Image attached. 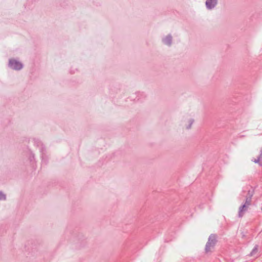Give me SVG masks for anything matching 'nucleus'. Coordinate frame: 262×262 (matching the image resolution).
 <instances>
[{"mask_svg": "<svg viewBox=\"0 0 262 262\" xmlns=\"http://www.w3.org/2000/svg\"><path fill=\"white\" fill-rule=\"evenodd\" d=\"M217 235L215 234H211L208 238V242L205 245V252H211L217 243Z\"/></svg>", "mask_w": 262, "mask_h": 262, "instance_id": "obj_1", "label": "nucleus"}, {"mask_svg": "<svg viewBox=\"0 0 262 262\" xmlns=\"http://www.w3.org/2000/svg\"><path fill=\"white\" fill-rule=\"evenodd\" d=\"M8 66L10 69L16 71L20 70L24 66L21 62L13 58L9 60Z\"/></svg>", "mask_w": 262, "mask_h": 262, "instance_id": "obj_2", "label": "nucleus"}, {"mask_svg": "<svg viewBox=\"0 0 262 262\" xmlns=\"http://www.w3.org/2000/svg\"><path fill=\"white\" fill-rule=\"evenodd\" d=\"M32 142L34 145L39 148L40 153L43 154V152L46 151V149L42 142L38 139L36 138L33 139Z\"/></svg>", "mask_w": 262, "mask_h": 262, "instance_id": "obj_3", "label": "nucleus"}, {"mask_svg": "<svg viewBox=\"0 0 262 262\" xmlns=\"http://www.w3.org/2000/svg\"><path fill=\"white\" fill-rule=\"evenodd\" d=\"M217 4V0H206L205 6L208 10H212Z\"/></svg>", "mask_w": 262, "mask_h": 262, "instance_id": "obj_4", "label": "nucleus"}, {"mask_svg": "<svg viewBox=\"0 0 262 262\" xmlns=\"http://www.w3.org/2000/svg\"><path fill=\"white\" fill-rule=\"evenodd\" d=\"M162 41L164 45L168 47H170L172 42V35L170 34H168L167 36L162 38Z\"/></svg>", "mask_w": 262, "mask_h": 262, "instance_id": "obj_5", "label": "nucleus"}, {"mask_svg": "<svg viewBox=\"0 0 262 262\" xmlns=\"http://www.w3.org/2000/svg\"><path fill=\"white\" fill-rule=\"evenodd\" d=\"M249 206V205L244 203L239 207L238 214L239 217H242L244 215V213L247 211Z\"/></svg>", "mask_w": 262, "mask_h": 262, "instance_id": "obj_6", "label": "nucleus"}, {"mask_svg": "<svg viewBox=\"0 0 262 262\" xmlns=\"http://www.w3.org/2000/svg\"><path fill=\"white\" fill-rule=\"evenodd\" d=\"M262 149L260 151V154L257 159L252 160L255 163H258L259 166H262Z\"/></svg>", "mask_w": 262, "mask_h": 262, "instance_id": "obj_7", "label": "nucleus"}, {"mask_svg": "<svg viewBox=\"0 0 262 262\" xmlns=\"http://www.w3.org/2000/svg\"><path fill=\"white\" fill-rule=\"evenodd\" d=\"M258 250V246L257 245H255L250 254V256H253L257 254Z\"/></svg>", "mask_w": 262, "mask_h": 262, "instance_id": "obj_8", "label": "nucleus"}, {"mask_svg": "<svg viewBox=\"0 0 262 262\" xmlns=\"http://www.w3.org/2000/svg\"><path fill=\"white\" fill-rule=\"evenodd\" d=\"M45 152H43V154H41V157L42 159V163L44 164L45 165H47L48 163V159L45 155Z\"/></svg>", "mask_w": 262, "mask_h": 262, "instance_id": "obj_9", "label": "nucleus"}, {"mask_svg": "<svg viewBox=\"0 0 262 262\" xmlns=\"http://www.w3.org/2000/svg\"><path fill=\"white\" fill-rule=\"evenodd\" d=\"M6 200V195L1 191H0V201H5Z\"/></svg>", "mask_w": 262, "mask_h": 262, "instance_id": "obj_10", "label": "nucleus"}, {"mask_svg": "<svg viewBox=\"0 0 262 262\" xmlns=\"http://www.w3.org/2000/svg\"><path fill=\"white\" fill-rule=\"evenodd\" d=\"M251 199L252 198H250V197L246 196L245 203L250 206L251 204Z\"/></svg>", "mask_w": 262, "mask_h": 262, "instance_id": "obj_11", "label": "nucleus"}, {"mask_svg": "<svg viewBox=\"0 0 262 262\" xmlns=\"http://www.w3.org/2000/svg\"><path fill=\"white\" fill-rule=\"evenodd\" d=\"M189 124L186 127L187 129H190L191 128V125L192 124V123L194 122V120L193 119H191L189 120Z\"/></svg>", "mask_w": 262, "mask_h": 262, "instance_id": "obj_12", "label": "nucleus"}, {"mask_svg": "<svg viewBox=\"0 0 262 262\" xmlns=\"http://www.w3.org/2000/svg\"><path fill=\"white\" fill-rule=\"evenodd\" d=\"M253 195V191L249 190L248 191V193H247V195L246 196L250 197V198H252Z\"/></svg>", "mask_w": 262, "mask_h": 262, "instance_id": "obj_13", "label": "nucleus"}, {"mask_svg": "<svg viewBox=\"0 0 262 262\" xmlns=\"http://www.w3.org/2000/svg\"><path fill=\"white\" fill-rule=\"evenodd\" d=\"M30 159V161H32L33 160V159H34V154H31V156Z\"/></svg>", "mask_w": 262, "mask_h": 262, "instance_id": "obj_14", "label": "nucleus"}]
</instances>
